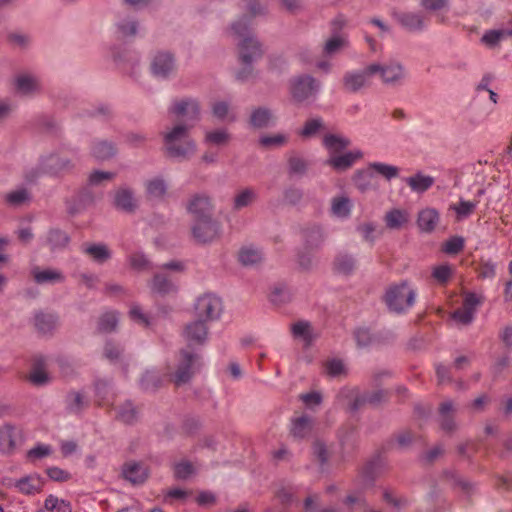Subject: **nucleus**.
<instances>
[{
	"instance_id": "f257e3e1",
	"label": "nucleus",
	"mask_w": 512,
	"mask_h": 512,
	"mask_svg": "<svg viewBox=\"0 0 512 512\" xmlns=\"http://www.w3.org/2000/svg\"><path fill=\"white\" fill-rule=\"evenodd\" d=\"M235 35L240 38L237 44L238 59L242 65L235 77L240 82H245L255 76L252 63L259 60L264 55V50L261 42L256 36L249 32V23L244 21H235L231 26Z\"/></svg>"
},
{
	"instance_id": "f03ea898",
	"label": "nucleus",
	"mask_w": 512,
	"mask_h": 512,
	"mask_svg": "<svg viewBox=\"0 0 512 512\" xmlns=\"http://www.w3.org/2000/svg\"><path fill=\"white\" fill-rule=\"evenodd\" d=\"M193 124L180 123L163 136L164 151L169 158L187 159L196 152V144L189 137Z\"/></svg>"
},
{
	"instance_id": "7ed1b4c3",
	"label": "nucleus",
	"mask_w": 512,
	"mask_h": 512,
	"mask_svg": "<svg viewBox=\"0 0 512 512\" xmlns=\"http://www.w3.org/2000/svg\"><path fill=\"white\" fill-rule=\"evenodd\" d=\"M201 367V356L189 348H182L179 351L176 370L171 375V381L177 387L187 384Z\"/></svg>"
},
{
	"instance_id": "20e7f679",
	"label": "nucleus",
	"mask_w": 512,
	"mask_h": 512,
	"mask_svg": "<svg viewBox=\"0 0 512 512\" xmlns=\"http://www.w3.org/2000/svg\"><path fill=\"white\" fill-rule=\"evenodd\" d=\"M415 292L408 286L407 282L390 286L385 295L384 301L388 309L395 313H402L414 304Z\"/></svg>"
},
{
	"instance_id": "39448f33",
	"label": "nucleus",
	"mask_w": 512,
	"mask_h": 512,
	"mask_svg": "<svg viewBox=\"0 0 512 512\" xmlns=\"http://www.w3.org/2000/svg\"><path fill=\"white\" fill-rule=\"evenodd\" d=\"M191 235L197 244H210L220 238L221 224L213 218L194 220Z\"/></svg>"
},
{
	"instance_id": "423d86ee",
	"label": "nucleus",
	"mask_w": 512,
	"mask_h": 512,
	"mask_svg": "<svg viewBox=\"0 0 512 512\" xmlns=\"http://www.w3.org/2000/svg\"><path fill=\"white\" fill-rule=\"evenodd\" d=\"M194 309L198 319L205 322L214 321L221 316L223 303L218 296L212 293H205L197 298Z\"/></svg>"
},
{
	"instance_id": "0eeeda50",
	"label": "nucleus",
	"mask_w": 512,
	"mask_h": 512,
	"mask_svg": "<svg viewBox=\"0 0 512 512\" xmlns=\"http://www.w3.org/2000/svg\"><path fill=\"white\" fill-rule=\"evenodd\" d=\"M319 89V82L311 75H301L291 80V95L297 103H302L314 96Z\"/></svg>"
},
{
	"instance_id": "6e6552de",
	"label": "nucleus",
	"mask_w": 512,
	"mask_h": 512,
	"mask_svg": "<svg viewBox=\"0 0 512 512\" xmlns=\"http://www.w3.org/2000/svg\"><path fill=\"white\" fill-rule=\"evenodd\" d=\"M22 441L21 430L11 423L0 427V453L12 455Z\"/></svg>"
},
{
	"instance_id": "1a4fd4ad",
	"label": "nucleus",
	"mask_w": 512,
	"mask_h": 512,
	"mask_svg": "<svg viewBox=\"0 0 512 512\" xmlns=\"http://www.w3.org/2000/svg\"><path fill=\"white\" fill-rule=\"evenodd\" d=\"M183 337L187 342V347L191 349L193 345H204L208 337V327L206 322L196 319L185 325Z\"/></svg>"
},
{
	"instance_id": "9d476101",
	"label": "nucleus",
	"mask_w": 512,
	"mask_h": 512,
	"mask_svg": "<svg viewBox=\"0 0 512 512\" xmlns=\"http://www.w3.org/2000/svg\"><path fill=\"white\" fill-rule=\"evenodd\" d=\"M187 210L192 215L193 221L197 219L213 218V204L211 199L203 194L193 196L187 205Z\"/></svg>"
},
{
	"instance_id": "9b49d317",
	"label": "nucleus",
	"mask_w": 512,
	"mask_h": 512,
	"mask_svg": "<svg viewBox=\"0 0 512 512\" xmlns=\"http://www.w3.org/2000/svg\"><path fill=\"white\" fill-rule=\"evenodd\" d=\"M170 111L176 116H185V123L193 124L199 120L200 105L196 99L186 98L174 103Z\"/></svg>"
},
{
	"instance_id": "f8f14e48",
	"label": "nucleus",
	"mask_w": 512,
	"mask_h": 512,
	"mask_svg": "<svg viewBox=\"0 0 512 512\" xmlns=\"http://www.w3.org/2000/svg\"><path fill=\"white\" fill-rule=\"evenodd\" d=\"M368 72L372 73V75L379 74L382 81L386 84H394L404 76L403 67L400 64L383 66L373 63L368 66Z\"/></svg>"
},
{
	"instance_id": "ddd939ff",
	"label": "nucleus",
	"mask_w": 512,
	"mask_h": 512,
	"mask_svg": "<svg viewBox=\"0 0 512 512\" xmlns=\"http://www.w3.org/2000/svg\"><path fill=\"white\" fill-rule=\"evenodd\" d=\"M175 70L174 57L168 52H159L151 63V71L156 77L167 78Z\"/></svg>"
},
{
	"instance_id": "4468645a",
	"label": "nucleus",
	"mask_w": 512,
	"mask_h": 512,
	"mask_svg": "<svg viewBox=\"0 0 512 512\" xmlns=\"http://www.w3.org/2000/svg\"><path fill=\"white\" fill-rule=\"evenodd\" d=\"M324 229L317 224L308 225L302 229L304 247L307 251L318 249L325 240Z\"/></svg>"
},
{
	"instance_id": "2eb2a0df",
	"label": "nucleus",
	"mask_w": 512,
	"mask_h": 512,
	"mask_svg": "<svg viewBox=\"0 0 512 512\" xmlns=\"http://www.w3.org/2000/svg\"><path fill=\"white\" fill-rule=\"evenodd\" d=\"M113 204L116 209L128 214L134 213L138 207L133 191L129 188L117 189L114 194Z\"/></svg>"
},
{
	"instance_id": "dca6fc26",
	"label": "nucleus",
	"mask_w": 512,
	"mask_h": 512,
	"mask_svg": "<svg viewBox=\"0 0 512 512\" xmlns=\"http://www.w3.org/2000/svg\"><path fill=\"white\" fill-rule=\"evenodd\" d=\"M372 73L368 72V66L361 71L347 72L343 76L344 88L349 92H357L368 83Z\"/></svg>"
},
{
	"instance_id": "f3484780",
	"label": "nucleus",
	"mask_w": 512,
	"mask_h": 512,
	"mask_svg": "<svg viewBox=\"0 0 512 512\" xmlns=\"http://www.w3.org/2000/svg\"><path fill=\"white\" fill-rule=\"evenodd\" d=\"M388 397V392L383 389H378L372 392H364L355 397L353 402L351 403V409L353 411H357L364 407L365 405L376 406L381 402L385 401Z\"/></svg>"
},
{
	"instance_id": "a211bd4d",
	"label": "nucleus",
	"mask_w": 512,
	"mask_h": 512,
	"mask_svg": "<svg viewBox=\"0 0 512 512\" xmlns=\"http://www.w3.org/2000/svg\"><path fill=\"white\" fill-rule=\"evenodd\" d=\"M363 153L361 151H350L342 155L331 156L326 160L325 164L332 167L336 171H346L359 159Z\"/></svg>"
},
{
	"instance_id": "6ab92c4d",
	"label": "nucleus",
	"mask_w": 512,
	"mask_h": 512,
	"mask_svg": "<svg viewBox=\"0 0 512 512\" xmlns=\"http://www.w3.org/2000/svg\"><path fill=\"white\" fill-rule=\"evenodd\" d=\"M440 221L439 212L434 208H425L418 212L417 226L423 233H432Z\"/></svg>"
},
{
	"instance_id": "aec40b11",
	"label": "nucleus",
	"mask_w": 512,
	"mask_h": 512,
	"mask_svg": "<svg viewBox=\"0 0 512 512\" xmlns=\"http://www.w3.org/2000/svg\"><path fill=\"white\" fill-rule=\"evenodd\" d=\"M74 168L73 162L58 154L49 155L44 161V170L47 173L58 175L64 172H69Z\"/></svg>"
},
{
	"instance_id": "412c9836",
	"label": "nucleus",
	"mask_w": 512,
	"mask_h": 512,
	"mask_svg": "<svg viewBox=\"0 0 512 512\" xmlns=\"http://www.w3.org/2000/svg\"><path fill=\"white\" fill-rule=\"evenodd\" d=\"M275 117L268 107L259 106L252 109L249 124L255 129H263L273 124Z\"/></svg>"
},
{
	"instance_id": "4be33fe9",
	"label": "nucleus",
	"mask_w": 512,
	"mask_h": 512,
	"mask_svg": "<svg viewBox=\"0 0 512 512\" xmlns=\"http://www.w3.org/2000/svg\"><path fill=\"white\" fill-rule=\"evenodd\" d=\"M140 417V407L136 406L131 400H126L117 407L116 419L126 425H134Z\"/></svg>"
},
{
	"instance_id": "5701e85b",
	"label": "nucleus",
	"mask_w": 512,
	"mask_h": 512,
	"mask_svg": "<svg viewBox=\"0 0 512 512\" xmlns=\"http://www.w3.org/2000/svg\"><path fill=\"white\" fill-rule=\"evenodd\" d=\"M123 477L134 485L143 484L148 478L147 469L139 463H126L122 470Z\"/></svg>"
},
{
	"instance_id": "b1692460",
	"label": "nucleus",
	"mask_w": 512,
	"mask_h": 512,
	"mask_svg": "<svg viewBox=\"0 0 512 512\" xmlns=\"http://www.w3.org/2000/svg\"><path fill=\"white\" fill-rule=\"evenodd\" d=\"M353 208L352 200L345 194L337 195L331 199L330 212L332 216L340 219H347Z\"/></svg>"
},
{
	"instance_id": "393cba45",
	"label": "nucleus",
	"mask_w": 512,
	"mask_h": 512,
	"mask_svg": "<svg viewBox=\"0 0 512 512\" xmlns=\"http://www.w3.org/2000/svg\"><path fill=\"white\" fill-rule=\"evenodd\" d=\"M34 281L37 284L62 283L65 280L64 274L58 269H44L34 267L31 271Z\"/></svg>"
},
{
	"instance_id": "a878e982",
	"label": "nucleus",
	"mask_w": 512,
	"mask_h": 512,
	"mask_svg": "<svg viewBox=\"0 0 512 512\" xmlns=\"http://www.w3.org/2000/svg\"><path fill=\"white\" fill-rule=\"evenodd\" d=\"M402 27L411 32L422 31L425 28V17L421 13L404 12L396 15Z\"/></svg>"
},
{
	"instance_id": "bb28decb",
	"label": "nucleus",
	"mask_w": 512,
	"mask_h": 512,
	"mask_svg": "<svg viewBox=\"0 0 512 512\" xmlns=\"http://www.w3.org/2000/svg\"><path fill=\"white\" fill-rule=\"evenodd\" d=\"M384 221L387 228L399 230L409 223L410 214L407 210L394 208L385 214Z\"/></svg>"
},
{
	"instance_id": "cd10ccee",
	"label": "nucleus",
	"mask_w": 512,
	"mask_h": 512,
	"mask_svg": "<svg viewBox=\"0 0 512 512\" xmlns=\"http://www.w3.org/2000/svg\"><path fill=\"white\" fill-rule=\"evenodd\" d=\"M453 403L446 401L440 404L439 407V422L443 431L452 433L457 429L456 422L453 415Z\"/></svg>"
},
{
	"instance_id": "c85d7f7f",
	"label": "nucleus",
	"mask_w": 512,
	"mask_h": 512,
	"mask_svg": "<svg viewBox=\"0 0 512 512\" xmlns=\"http://www.w3.org/2000/svg\"><path fill=\"white\" fill-rule=\"evenodd\" d=\"M238 259L244 266H255L263 261V253L254 246H245L240 249Z\"/></svg>"
},
{
	"instance_id": "c756f323",
	"label": "nucleus",
	"mask_w": 512,
	"mask_h": 512,
	"mask_svg": "<svg viewBox=\"0 0 512 512\" xmlns=\"http://www.w3.org/2000/svg\"><path fill=\"white\" fill-rule=\"evenodd\" d=\"M57 316L51 313L37 312L34 316L35 327L42 334L52 332L57 326Z\"/></svg>"
},
{
	"instance_id": "7c9ffc66",
	"label": "nucleus",
	"mask_w": 512,
	"mask_h": 512,
	"mask_svg": "<svg viewBox=\"0 0 512 512\" xmlns=\"http://www.w3.org/2000/svg\"><path fill=\"white\" fill-rule=\"evenodd\" d=\"M406 183L412 191L424 193L434 184V178L429 175H423L421 172L416 173L406 179Z\"/></svg>"
},
{
	"instance_id": "2f4dec72",
	"label": "nucleus",
	"mask_w": 512,
	"mask_h": 512,
	"mask_svg": "<svg viewBox=\"0 0 512 512\" xmlns=\"http://www.w3.org/2000/svg\"><path fill=\"white\" fill-rule=\"evenodd\" d=\"M15 486L25 494L39 492L43 486V480L39 475H29L19 479Z\"/></svg>"
},
{
	"instance_id": "473e14b6",
	"label": "nucleus",
	"mask_w": 512,
	"mask_h": 512,
	"mask_svg": "<svg viewBox=\"0 0 512 512\" xmlns=\"http://www.w3.org/2000/svg\"><path fill=\"white\" fill-rule=\"evenodd\" d=\"M117 153V148L113 142L106 140L97 141L92 146V155L98 160H108L114 157Z\"/></svg>"
},
{
	"instance_id": "72a5a7b5",
	"label": "nucleus",
	"mask_w": 512,
	"mask_h": 512,
	"mask_svg": "<svg viewBox=\"0 0 512 512\" xmlns=\"http://www.w3.org/2000/svg\"><path fill=\"white\" fill-rule=\"evenodd\" d=\"M293 337L301 338L306 346H310L314 340L313 330L310 322L300 320L291 326Z\"/></svg>"
},
{
	"instance_id": "f704fd0d",
	"label": "nucleus",
	"mask_w": 512,
	"mask_h": 512,
	"mask_svg": "<svg viewBox=\"0 0 512 512\" xmlns=\"http://www.w3.org/2000/svg\"><path fill=\"white\" fill-rule=\"evenodd\" d=\"M70 242L69 235L58 228H52L48 231L47 244L51 250L64 249Z\"/></svg>"
},
{
	"instance_id": "c9c22d12",
	"label": "nucleus",
	"mask_w": 512,
	"mask_h": 512,
	"mask_svg": "<svg viewBox=\"0 0 512 512\" xmlns=\"http://www.w3.org/2000/svg\"><path fill=\"white\" fill-rule=\"evenodd\" d=\"M103 356L111 363L121 362L124 359V347L120 343L109 339L104 344Z\"/></svg>"
},
{
	"instance_id": "e433bc0d",
	"label": "nucleus",
	"mask_w": 512,
	"mask_h": 512,
	"mask_svg": "<svg viewBox=\"0 0 512 512\" xmlns=\"http://www.w3.org/2000/svg\"><path fill=\"white\" fill-rule=\"evenodd\" d=\"M118 314L114 311L103 313L97 322V333L105 334L114 332L118 326Z\"/></svg>"
},
{
	"instance_id": "4c0bfd02",
	"label": "nucleus",
	"mask_w": 512,
	"mask_h": 512,
	"mask_svg": "<svg viewBox=\"0 0 512 512\" xmlns=\"http://www.w3.org/2000/svg\"><path fill=\"white\" fill-rule=\"evenodd\" d=\"M151 289L155 293L166 295L176 291V286L165 274L157 273L153 277Z\"/></svg>"
},
{
	"instance_id": "58836bf2",
	"label": "nucleus",
	"mask_w": 512,
	"mask_h": 512,
	"mask_svg": "<svg viewBox=\"0 0 512 512\" xmlns=\"http://www.w3.org/2000/svg\"><path fill=\"white\" fill-rule=\"evenodd\" d=\"M348 46L347 39L339 34L329 38L323 46V55L331 57L338 54L342 49Z\"/></svg>"
},
{
	"instance_id": "ea45409f",
	"label": "nucleus",
	"mask_w": 512,
	"mask_h": 512,
	"mask_svg": "<svg viewBox=\"0 0 512 512\" xmlns=\"http://www.w3.org/2000/svg\"><path fill=\"white\" fill-rule=\"evenodd\" d=\"M83 252L98 263H104L111 257V252L105 244L86 245L83 248Z\"/></svg>"
},
{
	"instance_id": "a19ab883",
	"label": "nucleus",
	"mask_w": 512,
	"mask_h": 512,
	"mask_svg": "<svg viewBox=\"0 0 512 512\" xmlns=\"http://www.w3.org/2000/svg\"><path fill=\"white\" fill-rule=\"evenodd\" d=\"M87 406L88 402L85 401L83 394L80 392H70L66 396V408L71 414L78 415Z\"/></svg>"
},
{
	"instance_id": "79ce46f5",
	"label": "nucleus",
	"mask_w": 512,
	"mask_h": 512,
	"mask_svg": "<svg viewBox=\"0 0 512 512\" xmlns=\"http://www.w3.org/2000/svg\"><path fill=\"white\" fill-rule=\"evenodd\" d=\"M356 267V260L352 255L339 254L334 260V269L344 275L351 274Z\"/></svg>"
},
{
	"instance_id": "37998d69",
	"label": "nucleus",
	"mask_w": 512,
	"mask_h": 512,
	"mask_svg": "<svg viewBox=\"0 0 512 512\" xmlns=\"http://www.w3.org/2000/svg\"><path fill=\"white\" fill-rule=\"evenodd\" d=\"M288 173L289 175L291 176H299V177H302L304 176L307 171H308V168H309V162L298 156V155H291L289 158H288Z\"/></svg>"
},
{
	"instance_id": "c03bdc74",
	"label": "nucleus",
	"mask_w": 512,
	"mask_h": 512,
	"mask_svg": "<svg viewBox=\"0 0 512 512\" xmlns=\"http://www.w3.org/2000/svg\"><path fill=\"white\" fill-rule=\"evenodd\" d=\"M323 144L331 153H338L349 147L351 141L338 135L328 134L324 137Z\"/></svg>"
},
{
	"instance_id": "a18cd8bd",
	"label": "nucleus",
	"mask_w": 512,
	"mask_h": 512,
	"mask_svg": "<svg viewBox=\"0 0 512 512\" xmlns=\"http://www.w3.org/2000/svg\"><path fill=\"white\" fill-rule=\"evenodd\" d=\"M257 199V193L252 188H246L240 191L235 197L233 202L234 210H241L244 207L251 205Z\"/></svg>"
},
{
	"instance_id": "49530a36",
	"label": "nucleus",
	"mask_w": 512,
	"mask_h": 512,
	"mask_svg": "<svg viewBox=\"0 0 512 512\" xmlns=\"http://www.w3.org/2000/svg\"><path fill=\"white\" fill-rule=\"evenodd\" d=\"M311 419L308 416H301L293 421L291 433L296 438H304L311 431Z\"/></svg>"
},
{
	"instance_id": "de8ad7c7",
	"label": "nucleus",
	"mask_w": 512,
	"mask_h": 512,
	"mask_svg": "<svg viewBox=\"0 0 512 512\" xmlns=\"http://www.w3.org/2000/svg\"><path fill=\"white\" fill-rule=\"evenodd\" d=\"M230 139L231 136L226 129H217L206 132L204 142L216 146H225Z\"/></svg>"
},
{
	"instance_id": "09e8293b",
	"label": "nucleus",
	"mask_w": 512,
	"mask_h": 512,
	"mask_svg": "<svg viewBox=\"0 0 512 512\" xmlns=\"http://www.w3.org/2000/svg\"><path fill=\"white\" fill-rule=\"evenodd\" d=\"M283 202L290 206L300 204L304 197V192L300 187L290 185L283 190Z\"/></svg>"
},
{
	"instance_id": "8fccbe9b",
	"label": "nucleus",
	"mask_w": 512,
	"mask_h": 512,
	"mask_svg": "<svg viewBox=\"0 0 512 512\" xmlns=\"http://www.w3.org/2000/svg\"><path fill=\"white\" fill-rule=\"evenodd\" d=\"M167 190L165 181L161 178H154L146 182V191L151 198H161Z\"/></svg>"
},
{
	"instance_id": "3c124183",
	"label": "nucleus",
	"mask_w": 512,
	"mask_h": 512,
	"mask_svg": "<svg viewBox=\"0 0 512 512\" xmlns=\"http://www.w3.org/2000/svg\"><path fill=\"white\" fill-rule=\"evenodd\" d=\"M369 169L377 172L387 180H391L399 175V169L396 166L374 162L369 165Z\"/></svg>"
},
{
	"instance_id": "603ef678",
	"label": "nucleus",
	"mask_w": 512,
	"mask_h": 512,
	"mask_svg": "<svg viewBox=\"0 0 512 512\" xmlns=\"http://www.w3.org/2000/svg\"><path fill=\"white\" fill-rule=\"evenodd\" d=\"M464 244L462 236H452L443 244L442 251L448 255H456L464 249Z\"/></svg>"
},
{
	"instance_id": "864d4df0",
	"label": "nucleus",
	"mask_w": 512,
	"mask_h": 512,
	"mask_svg": "<svg viewBox=\"0 0 512 512\" xmlns=\"http://www.w3.org/2000/svg\"><path fill=\"white\" fill-rule=\"evenodd\" d=\"M129 263L131 268L137 271L151 270L153 268L146 255L140 252L131 254L129 256Z\"/></svg>"
},
{
	"instance_id": "5fc2aeb1",
	"label": "nucleus",
	"mask_w": 512,
	"mask_h": 512,
	"mask_svg": "<svg viewBox=\"0 0 512 512\" xmlns=\"http://www.w3.org/2000/svg\"><path fill=\"white\" fill-rule=\"evenodd\" d=\"M162 384L160 376L152 371H147L141 378V386L146 391H155Z\"/></svg>"
},
{
	"instance_id": "6e6d98bb",
	"label": "nucleus",
	"mask_w": 512,
	"mask_h": 512,
	"mask_svg": "<svg viewBox=\"0 0 512 512\" xmlns=\"http://www.w3.org/2000/svg\"><path fill=\"white\" fill-rule=\"evenodd\" d=\"M372 179L373 173L370 170H358L353 176L354 184L361 191H366L371 187Z\"/></svg>"
},
{
	"instance_id": "4d7b16f0",
	"label": "nucleus",
	"mask_w": 512,
	"mask_h": 512,
	"mask_svg": "<svg viewBox=\"0 0 512 512\" xmlns=\"http://www.w3.org/2000/svg\"><path fill=\"white\" fill-rule=\"evenodd\" d=\"M324 128L323 120L318 118L309 119L305 122L300 131L302 137L308 138L314 136L319 130Z\"/></svg>"
},
{
	"instance_id": "13d9d810",
	"label": "nucleus",
	"mask_w": 512,
	"mask_h": 512,
	"mask_svg": "<svg viewBox=\"0 0 512 512\" xmlns=\"http://www.w3.org/2000/svg\"><path fill=\"white\" fill-rule=\"evenodd\" d=\"M445 477L451 481L454 488H460L463 492L469 494L473 491V484L466 479L461 478L454 472H445Z\"/></svg>"
},
{
	"instance_id": "bf43d9fd",
	"label": "nucleus",
	"mask_w": 512,
	"mask_h": 512,
	"mask_svg": "<svg viewBox=\"0 0 512 512\" xmlns=\"http://www.w3.org/2000/svg\"><path fill=\"white\" fill-rule=\"evenodd\" d=\"M194 473L191 462L183 460L174 465V477L178 480H186Z\"/></svg>"
},
{
	"instance_id": "052dcab7",
	"label": "nucleus",
	"mask_w": 512,
	"mask_h": 512,
	"mask_svg": "<svg viewBox=\"0 0 512 512\" xmlns=\"http://www.w3.org/2000/svg\"><path fill=\"white\" fill-rule=\"evenodd\" d=\"M504 36H506L505 30H489L482 36L481 42L486 46L493 48L499 44Z\"/></svg>"
},
{
	"instance_id": "680f3d73",
	"label": "nucleus",
	"mask_w": 512,
	"mask_h": 512,
	"mask_svg": "<svg viewBox=\"0 0 512 512\" xmlns=\"http://www.w3.org/2000/svg\"><path fill=\"white\" fill-rule=\"evenodd\" d=\"M354 338L359 348H366L374 342V337L366 328H359L355 330Z\"/></svg>"
},
{
	"instance_id": "e2e57ef3",
	"label": "nucleus",
	"mask_w": 512,
	"mask_h": 512,
	"mask_svg": "<svg viewBox=\"0 0 512 512\" xmlns=\"http://www.w3.org/2000/svg\"><path fill=\"white\" fill-rule=\"evenodd\" d=\"M286 142L287 138L282 134L264 135L259 139V143L263 147H279Z\"/></svg>"
},
{
	"instance_id": "0e129e2a",
	"label": "nucleus",
	"mask_w": 512,
	"mask_h": 512,
	"mask_svg": "<svg viewBox=\"0 0 512 512\" xmlns=\"http://www.w3.org/2000/svg\"><path fill=\"white\" fill-rule=\"evenodd\" d=\"M477 271L482 279L493 278L496 275V264L491 260H481Z\"/></svg>"
},
{
	"instance_id": "69168bd1",
	"label": "nucleus",
	"mask_w": 512,
	"mask_h": 512,
	"mask_svg": "<svg viewBox=\"0 0 512 512\" xmlns=\"http://www.w3.org/2000/svg\"><path fill=\"white\" fill-rule=\"evenodd\" d=\"M29 194L26 189L12 191L6 195V202L12 206H19L28 200Z\"/></svg>"
},
{
	"instance_id": "338daca9",
	"label": "nucleus",
	"mask_w": 512,
	"mask_h": 512,
	"mask_svg": "<svg viewBox=\"0 0 512 512\" xmlns=\"http://www.w3.org/2000/svg\"><path fill=\"white\" fill-rule=\"evenodd\" d=\"M477 203L461 200L457 205L453 206L459 219L466 218L473 213Z\"/></svg>"
},
{
	"instance_id": "774afa93",
	"label": "nucleus",
	"mask_w": 512,
	"mask_h": 512,
	"mask_svg": "<svg viewBox=\"0 0 512 512\" xmlns=\"http://www.w3.org/2000/svg\"><path fill=\"white\" fill-rule=\"evenodd\" d=\"M452 275V269L448 264H443L433 269L432 276L441 284L447 283Z\"/></svg>"
}]
</instances>
